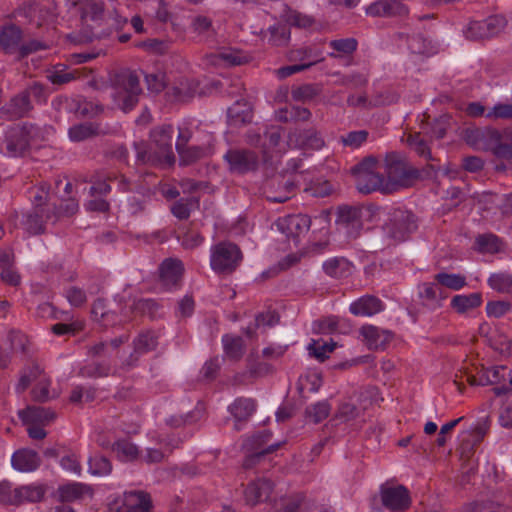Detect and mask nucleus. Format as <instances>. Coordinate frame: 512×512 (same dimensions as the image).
<instances>
[{"instance_id": "nucleus-1", "label": "nucleus", "mask_w": 512, "mask_h": 512, "mask_svg": "<svg viewBox=\"0 0 512 512\" xmlns=\"http://www.w3.org/2000/svg\"><path fill=\"white\" fill-rule=\"evenodd\" d=\"M385 186L384 193H391L409 188L421 178V172L412 166L407 158L397 152L388 153L384 160Z\"/></svg>"}, {"instance_id": "nucleus-2", "label": "nucleus", "mask_w": 512, "mask_h": 512, "mask_svg": "<svg viewBox=\"0 0 512 512\" xmlns=\"http://www.w3.org/2000/svg\"><path fill=\"white\" fill-rule=\"evenodd\" d=\"M141 93L140 79L134 71L124 70L116 74L113 99L119 109L125 113L133 110Z\"/></svg>"}, {"instance_id": "nucleus-3", "label": "nucleus", "mask_w": 512, "mask_h": 512, "mask_svg": "<svg viewBox=\"0 0 512 512\" xmlns=\"http://www.w3.org/2000/svg\"><path fill=\"white\" fill-rule=\"evenodd\" d=\"M39 128L34 124H15L7 128L0 142V152L8 157L22 156L30 143L38 136Z\"/></svg>"}, {"instance_id": "nucleus-4", "label": "nucleus", "mask_w": 512, "mask_h": 512, "mask_svg": "<svg viewBox=\"0 0 512 512\" xmlns=\"http://www.w3.org/2000/svg\"><path fill=\"white\" fill-rule=\"evenodd\" d=\"M378 162L374 157H366L351 168L355 186L362 194L375 191L384 193L385 177L378 171Z\"/></svg>"}, {"instance_id": "nucleus-5", "label": "nucleus", "mask_w": 512, "mask_h": 512, "mask_svg": "<svg viewBox=\"0 0 512 512\" xmlns=\"http://www.w3.org/2000/svg\"><path fill=\"white\" fill-rule=\"evenodd\" d=\"M417 228L416 216L411 211L402 208L392 209L383 225L385 236L394 243L408 240Z\"/></svg>"}, {"instance_id": "nucleus-6", "label": "nucleus", "mask_w": 512, "mask_h": 512, "mask_svg": "<svg viewBox=\"0 0 512 512\" xmlns=\"http://www.w3.org/2000/svg\"><path fill=\"white\" fill-rule=\"evenodd\" d=\"M243 255L240 248L228 241L213 245L210 249V266L218 274L234 272L242 262Z\"/></svg>"}, {"instance_id": "nucleus-7", "label": "nucleus", "mask_w": 512, "mask_h": 512, "mask_svg": "<svg viewBox=\"0 0 512 512\" xmlns=\"http://www.w3.org/2000/svg\"><path fill=\"white\" fill-rule=\"evenodd\" d=\"M275 225L290 243L297 247L301 239L308 233L311 226V219L307 215L294 214L280 217Z\"/></svg>"}, {"instance_id": "nucleus-8", "label": "nucleus", "mask_w": 512, "mask_h": 512, "mask_svg": "<svg viewBox=\"0 0 512 512\" xmlns=\"http://www.w3.org/2000/svg\"><path fill=\"white\" fill-rule=\"evenodd\" d=\"M336 225L348 240L358 238L363 229L362 209L352 206L338 208Z\"/></svg>"}, {"instance_id": "nucleus-9", "label": "nucleus", "mask_w": 512, "mask_h": 512, "mask_svg": "<svg viewBox=\"0 0 512 512\" xmlns=\"http://www.w3.org/2000/svg\"><path fill=\"white\" fill-rule=\"evenodd\" d=\"M379 494L382 505L391 512H403L411 505L410 492L404 485L382 484Z\"/></svg>"}, {"instance_id": "nucleus-10", "label": "nucleus", "mask_w": 512, "mask_h": 512, "mask_svg": "<svg viewBox=\"0 0 512 512\" xmlns=\"http://www.w3.org/2000/svg\"><path fill=\"white\" fill-rule=\"evenodd\" d=\"M62 213L53 208H32L22 215L20 225L28 236L41 235L45 232L46 221Z\"/></svg>"}, {"instance_id": "nucleus-11", "label": "nucleus", "mask_w": 512, "mask_h": 512, "mask_svg": "<svg viewBox=\"0 0 512 512\" xmlns=\"http://www.w3.org/2000/svg\"><path fill=\"white\" fill-rule=\"evenodd\" d=\"M228 165V170L234 174H246L258 167V156L255 152L247 149L232 148L223 155Z\"/></svg>"}, {"instance_id": "nucleus-12", "label": "nucleus", "mask_w": 512, "mask_h": 512, "mask_svg": "<svg viewBox=\"0 0 512 512\" xmlns=\"http://www.w3.org/2000/svg\"><path fill=\"white\" fill-rule=\"evenodd\" d=\"M505 25L504 17L493 15L484 20L469 22L464 33L467 39L482 40L497 35Z\"/></svg>"}, {"instance_id": "nucleus-13", "label": "nucleus", "mask_w": 512, "mask_h": 512, "mask_svg": "<svg viewBox=\"0 0 512 512\" xmlns=\"http://www.w3.org/2000/svg\"><path fill=\"white\" fill-rule=\"evenodd\" d=\"M499 138L501 133L491 127L468 129L465 133L467 144L476 150L493 152Z\"/></svg>"}, {"instance_id": "nucleus-14", "label": "nucleus", "mask_w": 512, "mask_h": 512, "mask_svg": "<svg viewBox=\"0 0 512 512\" xmlns=\"http://www.w3.org/2000/svg\"><path fill=\"white\" fill-rule=\"evenodd\" d=\"M249 60L250 57L246 53L232 47H223L214 53L207 54L204 58L206 65L215 67L238 66L249 62Z\"/></svg>"}, {"instance_id": "nucleus-15", "label": "nucleus", "mask_w": 512, "mask_h": 512, "mask_svg": "<svg viewBox=\"0 0 512 512\" xmlns=\"http://www.w3.org/2000/svg\"><path fill=\"white\" fill-rule=\"evenodd\" d=\"M268 437L269 434L267 433H259L253 435L245 441L244 447L247 451L251 452V454L245 458L243 462L244 468H251L256 462L260 460L261 457L272 453L279 447V444H271L267 447H263Z\"/></svg>"}, {"instance_id": "nucleus-16", "label": "nucleus", "mask_w": 512, "mask_h": 512, "mask_svg": "<svg viewBox=\"0 0 512 512\" xmlns=\"http://www.w3.org/2000/svg\"><path fill=\"white\" fill-rule=\"evenodd\" d=\"M184 266L181 260L168 258L165 259L160 267V282L166 290H174L180 287Z\"/></svg>"}, {"instance_id": "nucleus-17", "label": "nucleus", "mask_w": 512, "mask_h": 512, "mask_svg": "<svg viewBox=\"0 0 512 512\" xmlns=\"http://www.w3.org/2000/svg\"><path fill=\"white\" fill-rule=\"evenodd\" d=\"M157 345L158 335L154 331L146 330L139 333V335L133 341L134 350L125 360L124 365L129 368L136 366L139 357L143 354L155 350Z\"/></svg>"}, {"instance_id": "nucleus-18", "label": "nucleus", "mask_w": 512, "mask_h": 512, "mask_svg": "<svg viewBox=\"0 0 512 512\" xmlns=\"http://www.w3.org/2000/svg\"><path fill=\"white\" fill-rule=\"evenodd\" d=\"M365 13L371 17H395L408 14V8L398 0H376L365 8Z\"/></svg>"}, {"instance_id": "nucleus-19", "label": "nucleus", "mask_w": 512, "mask_h": 512, "mask_svg": "<svg viewBox=\"0 0 512 512\" xmlns=\"http://www.w3.org/2000/svg\"><path fill=\"white\" fill-rule=\"evenodd\" d=\"M282 127L270 126L264 133V141L261 144L262 154L265 161L272 159L274 156L281 155L286 151L284 145L281 144Z\"/></svg>"}, {"instance_id": "nucleus-20", "label": "nucleus", "mask_w": 512, "mask_h": 512, "mask_svg": "<svg viewBox=\"0 0 512 512\" xmlns=\"http://www.w3.org/2000/svg\"><path fill=\"white\" fill-rule=\"evenodd\" d=\"M273 487L274 485L269 479L259 478L247 485L244 491V499L248 505L254 506L266 501L270 497Z\"/></svg>"}, {"instance_id": "nucleus-21", "label": "nucleus", "mask_w": 512, "mask_h": 512, "mask_svg": "<svg viewBox=\"0 0 512 512\" xmlns=\"http://www.w3.org/2000/svg\"><path fill=\"white\" fill-rule=\"evenodd\" d=\"M151 508L150 496L142 491L125 492L117 512H149Z\"/></svg>"}, {"instance_id": "nucleus-22", "label": "nucleus", "mask_w": 512, "mask_h": 512, "mask_svg": "<svg viewBox=\"0 0 512 512\" xmlns=\"http://www.w3.org/2000/svg\"><path fill=\"white\" fill-rule=\"evenodd\" d=\"M32 108L31 100L22 91L1 107L0 114L8 120L18 119L26 116Z\"/></svg>"}, {"instance_id": "nucleus-23", "label": "nucleus", "mask_w": 512, "mask_h": 512, "mask_svg": "<svg viewBox=\"0 0 512 512\" xmlns=\"http://www.w3.org/2000/svg\"><path fill=\"white\" fill-rule=\"evenodd\" d=\"M384 308V303L378 297L367 294L353 301L349 311L355 316L371 317L382 312Z\"/></svg>"}, {"instance_id": "nucleus-24", "label": "nucleus", "mask_w": 512, "mask_h": 512, "mask_svg": "<svg viewBox=\"0 0 512 512\" xmlns=\"http://www.w3.org/2000/svg\"><path fill=\"white\" fill-rule=\"evenodd\" d=\"M23 33L20 27L15 24H8L0 27V50L5 54L19 52Z\"/></svg>"}, {"instance_id": "nucleus-25", "label": "nucleus", "mask_w": 512, "mask_h": 512, "mask_svg": "<svg viewBox=\"0 0 512 512\" xmlns=\"http://www.w3.org/2000/svg\"><path fill=\"white\" fill-rule=\"evenodd\" d=\"M366 346L370 350L384 349L390 342L392 333L373 325H365L360 329Z\"/></svg>"}, {"instance_id": "nucleus-26", "label": "nucleus", "mask_w": 512, "mask_h": 512, "mask_svg": "<svg viewBox=\"0 0 512 512\" xmlns=\"http://www.w3.org/2000/svg\"><path fill=\"white\" fill-rule=\"evenodd\" d=\"M41 463L38 453L31 449H20L15 451L11 457L12 467L19 472H33Z\"/></svg>"}, {"instance_id": "nucleus-27", "label": "nucleus", "mask_w": 512, "mask_h": 512, "mask_svg": "<svg viewBox=\"0 0 512 512\" xmlns=\"http://www.w3.org/2000/svg\"><path fill=\"white\" fill-rule=\"evenodd\" d=\"M92 488L84 483L72 482L59 486L58 496L61 502H74L85 497H92Z\"/></svg>"}, {"instance_id": "nucleus-28", "label": "nucleus", "mask_w": 512, "mask_h": 512, "mask_svg": "<svg viewBox=\"0 0 512 512\" xmlns=\"http://www.w3.org/2000/svg\"><path fill=\"white\" fill-rule=\"evenodd\" d=\"M483 303L482 294L473 292L470 294H457L451 298L450 307L458 314L463 315L479 308Z\"/></svg>"}, {"instance_id": "nucleus-29", "label": "nucleus", "mask_w": 512, "mask_h": 512, "mask_svg": "<svg viewBox=\"0 0 512 512\" xmlns=\"http://www.w3.org/2000/svg\"><path fill=\"white\" fill-rule=\"evenodd\" d=\"M45 494L46 486L43 484H29L14 488V505L39 502Z\"/></svg>"}, {"instance_id": "nucleus-30", "label": "nucleus", "mask_w": 512, "mask_h": 512, "mask_svg": "<svg viewBox=\"0 0 512 512\" xmlns=\"http://www.w3.org/2000/svg\"><path fill=\"white\" fill-rule=\"evenodd\" d=\"M228 121L231 126H240L252 121L251 106L244 100H237L227 111Z\"/></svg>"}, {"instance_id": "nucleus-31", "label": "nucleus", "mask_w": 512, "mask_h": 512, "mask_svg": "<svg viewBox=\"0 0 512 512\" xmlns=\"http://www.w3.org/2000/svg\"><path fill=\"white\" fill-rule=\"evenodd\" d=\"M324 272L333 278H345L352 273V264L345 257H333L323 265Z\"/></svg>"}, {"instance_id": "nucleus-32", "label": "nucleus", "mask_w": 512, "mask_h": 512, "mask_svg": "<svg viewBox=\"0 0 512 512\" xmlns=\"http://www.w3.org/2000/svg\"><path fill=\"white\" fill-rule=\"evenodd\" d=\"M174 129L172 125L165 124L151 131V141L162 153H170L172 150V139Z\"/></svg>"}, {"instance_id": "nucleus-33", "label": "nucleus", "mask_w": 512, "mask_h": 512, "mask_svg": "<svg viewBox=\"0 0 512 512\" xmlns=\"http://www.w3.org/2000/svg\"><path fill=\"white\" fill-rule=\"evenodd\" d=\"M256 406L254 399L239 397L228 407V410L237 421H242L253 415Z\"/></svg>"}, {"instance_id": "nucleus-34", "label": "nucleus", "mask_w": 512, "mask_h": 512, "mask_svg": "<svg viewBox=\"0 0 512 512\" xmlns=\"http://www.w3.org/2000/svg\"><path fill=\"white\" fill-rule=\"evenodd\" d=\"M222 345L225 356L232 360L238 361L242 358L245 350L244 341L240 336L225 334L222 336Z\"/></svg>"}, {"instance_id": "nucleus-35", "label": "nucleus", "mask_w": 512, "mask_h": 512, "mask_svg": "<svg viewBox=\"0 0 512 512\" xmlns=\"http://www.w3.org/2000/svg\"><path fill=\"white\" fill-rule=\"evenodd\" d=\"M419 296L423 305L431 310L440 308L442 305V297L435 283H424L419 287Z\"/></svg>"}, {"instance_id": "nucleus-36", "label": "nucleus", "mask_w": 512, "mask_h": 512, "mask_svg": "<svg viewBox=\"0 0 512 512\" xmlns=\"http://www.w3.org/2000/svg\"><path fill=\"white\" fill-rule=\"evenodd\" d=\"M264 38L273 46L285 45L290 39V29L287 24L275 23L269 26L264 34Z\"/></svg>"}, {"instance_id": "nucleus-37", "label": "nucleus", "mask_w": 512, "mask_h": 512, "mask_svg": "<svg viewBox=\"0 0 512 512\" xmlns=\"http://www.w3.org/2000/svg\"><path fill=\"white\" fill-rule=\"evenodd\" d=\"M199 207V200L196 197L180 198L171 205L170 211L179 220H187L191 212Z\"/></svg>"}, {"instance_id": "nucleus-38", "label": "nucleus", "mask_w": 512, "mask_h": 512, "mask_svg": "<svg viewBox=\"0 0 512 512\" xmlns=\"http://www.w3.org/2000/svg\"><path fill=\"white\" fill-rule=\"evenodd\" d=\"M110 373L111 365L107 360L87 362L79 370V375L86 378L106 377Z\"/></svg>"}, {"instance_id": "nucleus-39", "label": "nucleus", "mask_w": 512, "mask_h": 512, "mask_svg": "<svg viewBox=\"0 0 512 512\" xmlns=\"http://www.w3.org/2000/svg\"><path fill=\"white\" fill-rule=\"evenodd\" d=\"M437 284L453 291H459L467 285V279L459 273L440 272L434 276Z\"/></svg>"}, {"instance_id": "nucleus-40", "label": "nucleus", "mask_w": 512, "mask_h": 512, "mask_svg": "<svg viewBox=\"0 0 512 512\" xmlns=\"http://www.w3.org/2000/svg\"><path fill=\"white\" fill-rule=\"evenodd\" d=\"M329 46L334 50L328 54L329 57L339 58L340 55H352L357 50L358 42L355 38H342L330 41Z\"/></svg>"}, {"instance_id": "nucleus-41", "label": "nucleus", "mask_w": 512, "mask_h": 512, "mask_svg": "<svg viewBox=\"0 0 512 512\" xmlns=\"http://www.w3.org/2000/svg\"><path fill=\"white\" fill-rule=\"evenodd\" d=\"M112 450L118 459L124 462L135 460L139 454L138 447L126 439L116 441Z\"/></svg>"}, {"instance_id": "nucleus-42", "label": "nucleus", "mask_w": 512, "mask_h": 512, "mask_svg": "<svg viewBox=\"0 0 512 512\" xmlns=\"http://www.w3.org/2000/svg\"><path fill=\"white\" fill-rule=\"evenodd\" d=\"M77 78L76 71H68L67 66L58 64L48 72L47 79L54 85H63L70 83Z\"/></svg>"}, {"instance_id": "nucleus-43", "label": "nucleus", "mask_w": 512, "mask_h": 512, "mask_svg": "<svg viewBox=\"0 0 512 512\" xmlns=\"http://www.w3.org/2000/svg\"><path fill=\"white\" fill-rule=\"evenodd\" d=\"M297 144L304 149L319 150L324 146V140L313 129L300 132L296 139Z\"/></svg>"}, {"instance_id": "nucleus-44", "label": "nucleus", "mask_w": 512, "mask_h": 512, "mask_svg": "<svg viewBox=\"0 0 512 512\" xmlns=\"http://www.w3.org/2000/svg\"><path fill=\"white\" fill-rule=\"evenodd\" d=\"M487 282L490 288L497 292L512 294V274L510 273L491 274Z\"/></svg>"}, {"instance_id": "nucleus-45", "label": "nucleus", "mask_w": 512, "mask_h": 512, "mask_svg": "<svg viewBox=\"0 0 512 512\" xmlns=\"http://www.w3.org/2000/svg\"><path fill=\"white\" fill-rule=\"evenodd\" d=\"M477 249L482 253H497L501 249V241L492 233L478 235L475 239Z\"/></svg>"}, {"instance_id": "nucleus-46", "label": "nucleus", "mask_w": 512, "mask_h": 512, "mask_svg": "<svg viewBox=\"0 0 512 512\" xmlns=\"http://www.w3.org/2000/svg\"><path fill=\"white\" fill-rule=\"evenodd\" d=\"M334 349L335 343L322 339L312 340L308 345L309 354L320 362L325 361Z\"/></svg>"}, {"instance_id": "nucleus-47", "label": "nucleus", "mask_w": 512, "mask_h": 512, "mask_svg": "<svg viewBox=\"0 0 512 512\" xmlns=\"http://www.w3.org/2000/svg\"><path fill=\"white\" fill-rule=\"evenodd\" d=\"M43 374V369L38 364H32L30 366H26L22 372L19 379V382L16 386V390L18 392L25 391L29 385L41 377Z\"/></svg>"}, {"instance_id": "nucleus-48", "label": "nucleus", "mask_w": 512, "mask_h": 512, "mask_svg": "<svg viewBox=\"0 0 512 512\" xmlns=\"http://www.w3.org/2000/svg\"><path fill=\"white\" fill-rule=\"evenodd\" d=\"M92 315L94 318L104 326L116 325L115 320H110L109 316H114V311L107 308L106 301L102 298H98L94 301L92 306Z\"/></svg>"}, {"instance_id": "nucleus-49", "label": "nucleus", "mask_w": 512, "mask_h": 512, "mask_svg": "<svg viewBox=\"0 0 512 512\" xmlns=\"http://www.w3.org/2000/svg\"><path fill=\"white\" fill-rule=\"evenodd\" d=\"M331 411V405L328 401L323 400L312 404L306 408V416L315 424L325 420Z\"/></svg>"}, {"instance_id": "nucleus-50", "label": "nucleus", "mask_w": 512, "mask_h": 512, "mask_svg": "<svg viewBox=\"0 0 512 512\" xmlns=\"http://www.w3.org/2000/svg\"><path fill=\"white\" fill-rule=\"evenodd\" d=\"M88 470L94 476H105L110 474L112 465L108 458L95 455L88 459Z\"/></svg>"}, {"instance_id": "nucleus-51", "label": "nucleus", "mask_w": 512, "mask_h": 512, "mask_svg": "<svg viewBox=\"0 0 512 512\" xmlns=\"http://www.w3.org/2000/svg\"><path fill=\"white\" fill-rule=\"evenodd\" d=\"M63 295L68 303L74 308L83 307L87 303L86 291L78 286L71 285L66 287Z\"/></svg>"}, {"instance_id": "nucleus-52", "label": "nucleus", "mask_w": 512, "mask_h": 512, "mask_svg": "<svg viewBox=\"0 0 512 512\" xmlns=\"http://www.w3.org/2000/svg\"><path fill=\"white\" fill-rule=\"evenodd\" d=\"M19 417L23 421H46L49 422L54 418V413L42 407H28L26 410L19 412Z\"/></svg>"}, {"instance_id": "nucleus-53", "label": "nucleus", "mask_w": 512, "mask_h": 512, "mask_svg": "<svg viewBox=\"0 0 512 512\" xmlns=\"http://www.w3.org/2000/svg\"><path fill=\"white\" fill-rule=\"evenodd\" d=\"M96 134L97 129L91 123L74 125L68 131L69 138L74 142L84 141Z\"/></svg>"}, {"instance_id": "nucleus-54", "label": "nucleus", "mask_w": 512, "mask_h": 512, "mask_svg": "<svg viewBox=\"0 0 512 512\" xmlns=\"http://www.w3.org/2000/svg\"><path fill=\"white\" fill-rule=\"evenodd\" d=\"M409 146L421 157L430 160L431 151L427 142L421 137L419 133L410 134L407 138Z\"/></svg>"}, {"instance_id": "nucleus-55", "label": "nucleus", "mask_w": 512, "mask_h": 512, "mask_svg": "<svg viewBox=\"0 0 512 512\" xmlns=\"http://www.w3.org/2000/svg\"><path fill=\"white\" fill-rule=\"evenodd\" d=\"M319 94V89L313 84H304L292 89L293 100L306 102L312 100Z\"/></svg>"}, {"instance_id": "nucleus-56", "label": "nucleus", "mask_w": 512, "mask_h": 512, "mask_svg": "<svg viewBox=\"0 0 512 512\" xmlns=\"http://www.w3.org/2000/svg\"><path fill=\"white\" fill-rule=\"evenodd\" d=\"M503 366H493L482 371L480 382L482 385H493L505 380Z\"/></svg>"}, {"instance_id": "nucleus-57", "label": "nucleus", "mask_w": 512, "mask_h": 512, "mask_svg": "<svg viewBox=\"0 0 512 512\" xmlns=\"http://www.w3.org/2000/svg\"><path fill=\"white\" fill-rule=\"evenodd\" d=\"M133 311L142 315L154 317L159 309L158 303L151 298H142L134 302Z\"/></svg>"}, {"instance_id": "nucleus-58", "label": "nucleus", "mask_w": 512, "mask_h": 512, "mask_svg": "<svg viewBox=\"0 0 512 512\" xmlns=\"http://www.w3.org/2000/svg\"><path fill=\"white\" fill-rule=\"evenodd\" d=\"M487 119H512V103H497L485 115Z\"/></svg>"}, {"instance_id": "nucleus-59", "label": "nucleus", "mask_w": 512, "mask_h": 512, "mask_svg": "<svg viewBox=\"0 0 512 512\" xmlns=\"http://www.w3.org/2000/svg\"><path fill=\"white\" fill-rule=\"evenodd\" d=\"M368 135L369 133L366 130L351 131L345 136H341L340 139L344 146L356 149L366 142Z\"/></svg>"}, {"instance_id": "nucleus-60", "label": "nucleus", "mask_w": 512, "mask_h": 512, "mask_svg": "<svg viewBox=\"0 0 512 512\" xmlns=\"http://www.w3.org/2000/svg\"><path fill=\"white\" fill-rule=\"evenodd\" d=\"M320 61H321V59H314L307 63H300V64H294V65L280 67L279 69L276 70V75L278 76V78L284 79V78H287L295 73L309 69L310 67L317 64Z\"/></svg>"}, {"instance_id": "nucleus-61", "label": "nucleus", "mask_w": 512, "mask_h": 512, "mask_svg": "<svg viewBox=\"0 0 512 512\" xmlns=\"http://www.w3.org/2000/svg\"><path fill=\"white\" fill-rule=\"evenodd\" d=\"M49 195V190L46 185L33 187L29 190V197L34 204L33 208H45L43 205L46 203ZM46 208H50L47 206Z\"/></svg>"}, {"instance_id": "nucleus-62", "label": "nucleus", "mask_w": 512, "mask_h": 512, "mask_svg": "<svg viewBox=\"0 0 512 512\" xmlns=\"http://www.w3.org/2000/svg\"><path fill=\"white\" fill-rule=\"evenodd\" d=\"M304 496L297 494L280 500V507L275 512H299Z\"/></svg>"}, {"instance_id": "nucleus-63", "label": "nucleus", "mask_w": 512, "mask_h": 512, "mask_svg": "<svg viewBox=\"0 0 512 512\" xmlns=\"http://www.w3.org/2000/svg\"><path fill=\"white\" fill-rule=\"evenodd\" d=\"M145 82L147 89L153 93L163 91L166 86L165 75L161 72L146 74Z\"/></svg>"}, {"instance_id": "nucleus-64", "label": "nucleus", "mask_w": 512, "mask_h": 512, "mask_svg": "<svg viewBox=\"0 0 512 512\" xmlns=\"http://www.w3.org/2000/svg\"><path fill=\"white\" fill-rule=\"evenodd\" d=\"M511 310V304L506 301H489L486 304L488 317L500 318Z\"/></svg>"}]
</instances>
